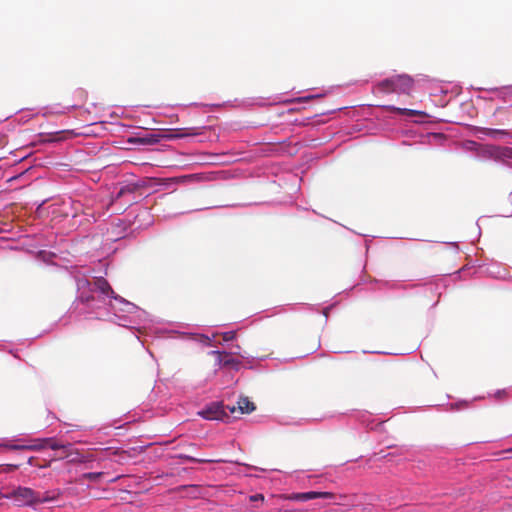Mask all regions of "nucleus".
<instances>
[{"label": "nucleus", "instance_id": "f257e3e1", "mask_svg": "<svg viewBox=\"0 0 512 512\" xmlns=\"http://www.w3.org/2000/svg\"><path fill=\"white\" fill-rule=\"evenodd\" d=\"M0 447H4L9 450H31L40 451L47 447L53 450H62L63 453L60 458L70 457L73 454V446L70 443L61 444L54 438H42L33 440L31 444H12L10 442L1 443Z\"/></svg>", "mask_w": 512, "mask_h": 512}, {"label": "nucleus", "instance_id": "f03ea898", "mask_svg": "<svg viewBox=\"0 0 512 512\" xmlns=\"http://www.w3.org/2000/svg\"><path fill=\"white\" fill-rule=\"evenodd\" d=\"M3 498L14 500L19 506H36L38 492L29 487L19 486L10 492L3 494Z\"/></svg>", "mask_w": 512, "mask_h": 512}, {"label": "nucleus", "instance_id": "7ed1b4c3", "mask_svg": "<svg viewBox=\"0 0 512 512\" xmlns=\"http://www.w3.org/2000/svg\"><path fill=\"white\" fill-rule=\"evenodd\" d=\"M336 494L332 492H317V491H309L303 493H292L290 495L285 496L286 499L292 501H301L305 502L312 499H332L335 498Z\"/></svg>", "mask_w": 512, "mask_h": 512}, {"label": "nucleus", "instance_id": "20e7f679", "mask_svg": "<svg viewBox=\"0 0 512 512\" xmlns=\"http://www.w3.org/2000/svg\"><path fill=\"white\" fill-rule=\"evenodd\" d=\"M198 414L207 420H222L225 416H227L223 405L220 403H212L205 409L199 411Z\"/></svg>", "mask_w": 512, "mask_h": 512}, {"label": "nucleus", "instance_id": "39448f33", "mask_svg": "<svg viewBox=\"0 0 512 512\" xmlns=\"http://www.w3.org/2000/svg\"><path fill=\"white\" fill-rule=\"evenodd\" d=\"M395 93L410 94L414 86V80L407 74L395 75Z\"/></svg>", "mask_w": 512, "mask_h": 512}, {"label": "nucleus", "instance_id": "423d86ee", "mask_svg": "<svg viewBox=\"0 0 512 512\" xmlns=\"http://www.w3.org/2000/svg\"><path fill=\"white\" fill-rule=\"evenodd\" d=\"M230 413H234L238 410L241 414H248L256 409L255 404L246 396H242L237 401L236 406H227Z\"/></svg>", "mask_w": 512, "mask_h": 512}, {"label": "nucleus", "instance_id": "0eeeda50", "mask_svg": "<svg viewBox=\"0 0 512 512\" xmlns=\"http://www.w3.org/2000/svg\"><path fill=\"white\" fill-rule=\"evenodd\" d=\"M210 354L216 356L218 365L238 369L240 362L232 358L229 353L224 351H211Z\"/></svg>", "mask_w": 512, "mask_h": 512}, {"label": "nucleus", "instance_id": "6e6552de", "mask_svg": "<svg viewBox=\"0 0 512 512\" xmlns=\"http://www.w3.org/2000/svg\"><path fill=\"white\" fill-rule=\"evenodd\" d=\"M476 134L478 138L482 139L483 136H488L493 139H498L499 137L510 136V132L505 129H493V128H485V127H476Z\"/></svg>", "mask_w": 512, "mask_h": 512}, {"label": "nucleus", "instance_id": "1a4fd4ad", "mask_svg": "<svg viewBox=\"0 0 512 512\" xmlns=\"http://www.w3.org/2000/svg\"><path fill=\"white\" fill-rule=\"evenodd\" d=\"M63 492L61 489H53L50 491H46L43 494H40L38 492V499L37 505L44 504V503H50V502H56L60 499Z\"/></svg>", "mask_w": 512, "mask_h": 512}, {"label": "nucleus", "instance_id": "9d476101", "mask_svg": "<svg viewBox=\"0 0 512 512\" xmlns=\"http://www.w3.org/2000/svg\"><path fill=\"white\" fill-rule=\"evenodd\" d=\"M94 285L101 293H103L111 298L117 299V296H116L114 290L112 289V287L110 286V284L108 283V281L105 278H103V277L97 278L94 282Z\"/></svg>", "mask_w": 512, "mask_h": 512}, {"label": "nucleus", "instance_id": "9b49d317", "mask_svg": "<svg viewBox=\"0 0 512 512\" xmlns=\"http://www.w3.org/2000/svg\"><path fill=\"white\" fill-rule=\"evenodd\" d=\"M200 132L197 128H180L173 130V133L166 135L167 139L184 138L188 136H197Z\"/></svg>", "mask_w": 512, "mask_h": 512}, {"label": "nucleus", "instance_id": "f8f14e48", "mask_svg": "<svg viewBox=\"0 0 512 512\" xmlns=\"http://www.w3.org/2000/svg\"><path fill=\"white\" fill-rule=\"evenodd\" d=\"M72 135V132L68 130L63 131H57V132H51L46 134V138L44 141L46 142H59L67 139L69 136Z\"/></svg>", "mask_w": 512, "mask_h": 512}, {"label": "nucleus", "instance_id": "ddd939ff", "mask_svg": "<svg viewBox=\"0 0 512 512\" xmlns=\"http://www.w3.org/2000/svg\"><path fill=\"white\" fill-rule=\"evenodd\" d=\"M377 88L379 91L383 93H393L395 92V84H394V77H390L387 79H384L383 81L379 82L377 85Z\"/></svg>", "mask_w": 512, "mask_h": 512}, {"label": "nucleus", "instance_id": "4468645a", "mask_svg": "<svg viewBox=\"0 0 512 512\" xmlns=\"http://www.w3.org/2000/svg\"><path fill=\"white\" fill-rule=\"evenodd\" d=\"M386 109L390 112H396L400 115H406V116L423 115L422 112L417 111V110H412V109H407V108H399V107H395V106H387Z\"/></svg>", "mask_w": 512, "mask_h": 512}, {"label": "nucleus", "instance_id": "2eb2a0df", "mask_svg": "<svg viewBox=\"0 0 512 512\" xmlns=\"http://www.w3.org/2000/svg\"><path fill=\"white\" fill-rule=\"evenodd\" d=\"M142 451H143V448H139V449L138 448H132L129 451L116 449L112 453L114 455H118L120 457V460L122 461V460L126 459L127 457H132L136 453H140Z\"/></svg>", "mask_w": 512, "mask_h": 512}, {"label": "nucleus", "instance_id": "dca6fc26", "mask_svg": "<svg viewBox=\"0 0 512 512\" xmlns=\"http://www.w3.org/2000/svg\"><path fill=\"white\" fill-rule=\"evenodd\" d=\"M134 143H140V144H156L159 142V136L158 135H148L146 137H138L131 140Z\"/></svg>", "mask_w": 512, "mask_h": 512}, {"label": "nucleus", "instance_id": "f3484780", "mask_svg": "<svg viewBox=\"0 0 512 512\" xmlns=\"http://www.w3.org/2000/svg\"><path fill=\"white\" fill-rule=\"evenodd\" d=\"M137 190V186L135 184H128L120 188L116 195V199H119L127 194H133Z\"/></svg>", "mask_w": 512, "mask_h": 512}, {"label": "nucleus", "instance_id": "a211bd4d", "mask_svg": "<svg viewBox=\"0 0 512 512\" xmlns=\"http://www.w3.org/2000/svg\"><path fill=\"white\" fill-rule=\"evenodd\" d=\"M338 498V501L336 502V504H339V505H349V506H355V504L353 503V500L355 499V495L353 496H347V495H336V497L334 499H337Z\"/></svg>", "mask_w": 512, "mask_h": 512}, {"label": "nucleus", "instance_id": "6ab92c4d", "mask_svg": "<svg viewBox=\"0 0 512 512\" xmlns=\"http://www.w3.org/2000/svg\"><path fill=\"white\" fill-rule=\"evenodd\" d=\"M179 458L184 459L189 462L193 463H213V462H219V460H212V459H198L189 455H180Z\"/></svg>", "mask_w": 512, "mask_h": 512}, {"label": "nucleus", "instance_id": "aec40b11", "mask_svg": "<svg viewBox=\"0 0 512 512\" xmlns=\"http://www.w3.org/2000/svg\"><path fill=\"white\" fill-rule=\"evenodd\" d=\"M104 475L103 472H88L82 475L85 480L96 482Z\"/></svg>", "mask_w": 512, "mask_h": 512}, {"label": "nucleus", "instance_id": "412c9836", "mask_svg": "<svg viewBox=\"0 0 512 512\" xmlns=\"http://www.w3.org/2000/svg\"><path fill=\"white\" fill-rule=\"evenodd\" d=\"M235 337H236V332L235 331H228V332L222 333V340L224 342L232 341V340L235 339Z\"/></svg>", "mask_w": 512, "mask_h": 512}, {"label": "nucleus", "instance_id": "4be33fe9", "mask_svg": "<svg viewBox=\"0 0 512 512\" xmlns=\"http://www.w3.org/2000/svg\"><path fill=\"white\" fill-rule=\"evenodd\" d=\"M249 500H250L251 502H261V503H263V502H264V500H265V497H264V495H263V494L258 493V494L251 495V496L249 497Z\"/></svg>", "mask_w": 512, "mask_h": 512}, {"label": "nucleus", "instance_id": "5701e85b", "mask_svg": "<svg viewBox=\"0 0 512 512\" xmlns=\"http://www.w3.org/2000/svg\"><path fill=\"white\" fill-rule=\"evenodd\" d=\"M94 460V457L92 455H89V456H81L79 459H76V458H72L71 459V462H81V463H85V462H88V461H93Z\"/></svg>", "mask_w": 512, "mask_h": 512}, {"label": "nucleus", "instance_id": "b1692460", "mask_svg": "<svg viewBox=\"0 0 512 512\" xmlns=\"http://www.w3.org/2000/svg\"><path fill=\"white\" fill-rule=\"evenodd\" d=\"M18 467H19V465H17V464H7L6 465V470L7 471H12V470L18 469Z\"/></svg>", "mask_w": 512, "mask_h": 512}, {"label": "nucleus", "instance_id": "393cba45", "mask_svg": "<svg viewBox=\"0 0 512 512\" xmlns=\"http://www.w3.org/2000/svg\"><path fill=\"white\" fill-rule=\"evenodd\" d=\"M28 464H29V465H35V466H37V465H38V463H36V459H35L34 457H30V458L28 459Z\"/></svg>", "mask_w": 512, "mask_h": 512}, {"label": "nucleus", "instance_id": "a878e982", "mask_svg": "<svg viewBox=\"0 0 512 512\" xmlns=\"http://www.w3.org/2000/svg\"><path fill=\"white\" fill-rule=\"evenodd\" d=\"M49 465H50V462H46V463L38 464L37 466L40 468H43V467H48Z\"/></svg>", "mask_w": 512, "mask_h": 512}, {"label": "nucleus", "instance_id": "bb28decb", "mask_svg": "<svg viewBox=\"0 0 512 512\" xmlns=\"http://www.w3.org/2000/svg\"><path fill=\"white\" fill-rule=\"evenodd\" d=\"M501 110H502V108H500V107H499V108H497V109L495 110V113L500 112Z\"/></svg>", "mask_w": 512, "mask_h": 512}]
</instances>
